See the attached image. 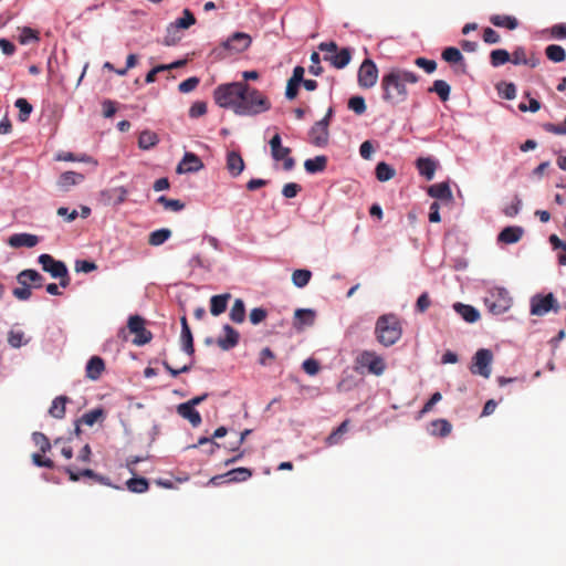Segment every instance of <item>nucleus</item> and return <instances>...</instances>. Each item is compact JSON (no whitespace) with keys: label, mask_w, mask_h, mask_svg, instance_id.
<instances>
[{"label":"nucleus","mask_w":566,"mask_h":566,"mask_svg":"<svg viewBox=\"0 0 566 566\" xmlns=\"http://www.w3.org/2000/svg\"><path fill=\"white\" fill-rule=\"evenodd\" d=\"M40 40L39 32L29 27H24L19 35V42L21 44H29L31 42H38Z\"/></svg>","instance_id":"nucleus-51"},{"label":"nucleus","mask_w":566,"mask_h":566,"mask_svg":"<svg viewBox=\"0 0 566 566\" xmlns=\"http://www.w3.org/2000/svg\"><path fill=\"white\" fill-rule=\"evenodd\" d=\"M312 65L308 67V72L315 76H319L323 73V67L321 66V57L317 52H313L311 54Z\"/></svg>","instance_id":"nucleus-58"},{"label":"nucleus","mask_w":566,"mask_h":566,"mask_svg":"<svg viewBox=\"0 0 566 566\" xmlns=\"http://www.w3.org/2000/svg\"><path fill=\"white\" fill-rule=\"evenodd\" d=\"M358 84L363 88L373 87L378 80V69L375 62L370 59H366L359 66L358 70Z\"/></svg>","instance_id":"nucleus-9"},{"label":"nucleus","mask_w":566,"mask_h":566,"mask_svg":"<svg viewBox=\"0 0 566 566\" xmlns=\"http://www.w3.org/2000/svg\"><path fill=\"white\" fill-rule=\"evenodd\" d=\"M324 60L329 62L335 69H344L352 60V50L349 48H343L334 54H325Z\"/></svg>","instance_id":"nucleus-16"},{"label":"nucleus","mask_w":566,"mask_h":566,"mask_svg":"<svg viewBox=\"0 0 566 566\" xmlns=\"http://www.w3.org/2000/svg\"><path fill=\"white\" fill-rule=\"evenodd\" d=\"M416 166L419 170V174L423 176L427 180H431L434 176V171L437 168L436 161L431 158H418L416 161Z\"/></svg>","instance_id":"nucleus-32"},{"label":"nucleus","mask_w":566,"mask_h":566,"mask_svg":"<svg viewBox=\"0 0 566 566\" xmlns=\"http://www.w3.org/2000/svg\"><path fill=\"white\" fill-rule=\"evenodd\" d=\"M416 65L423 69L426 73L430 74L436 71L437 63L433 60H428L424 57H417L415 61Z\"/></svg>","instance_id":"nucleus-61"},{"label":"nucleus","mask_w":566,"mask_h":566,"mask_svg":"<svg viewBox=\"0 0 566 566\" xmlns=\"http://www.w3.org/2000/svg\"><path fill=\"white\" fill-rule=\"evenodd\" d=\"M499 92L506 99H513L516 96V87L513 83H503L499 86Z\"/></svg>","instance_id":"nucleus-62"},{"label":"nucleus","mask_w":566,"mask_h":566,"mask_svg":"<svg viewBox=\"0 0 566 566\" xmlns=\"http://www.w3.org/2000/svg\"><path fill=\"white\" fill-rule=\"evenodd\" d=\"M556 300L552 293L541 296L536 295L531 301V313L533 315L543 316L554 308Z\"/></svg>","instance_id":"nucleus-14"},{"label":"nucleus","mask_w":566,"mask_h":566,"mask_svg":"<svg viewBox=\"0 0 566 566\" xmlns=\"http://www.w3.org/2000/svg\"><path fill=\"white\" fill-rule=\"evenodd\" d=\"M348 108L355 114L361 115L366 112V103L363 96H353L348 99Z\"/></svg>","instance_id":"nucleus-55"},{"label":"nucleus","mask_w":566,"mask_h":566,"mask_svg":"<svg viewBox=\"0 0 566 566\" xmlns=\"http://www.w3.org/2000/svg\"><path fill=\"white\" fill-rule=\"evenodd\" d=\"M315 312L310 308H297L294 313V327L303 329L304 326H312L315 322Z\"/></svg>","instance_id":"nucleus-19"},{"label":"nucleus","mask_w":566,"mask_h":566,"mask_svg":"<svg viewBox=\"0 0 566 566\" xmlns=\"http://www.w3.org/2000/svg\"><path fill=\"white\" fill-rule=\"evenodd\" d=\"M128 328L130 333L135 334L133 343L137 346L149 343L153 338L151 333L145 328V321L138 315L130 316L128 319Z\"/></svg>","instance_id":"nucleus-10"},{"label":"nucleus","mask_w":566,"mask_h":566,"mask_svg":"<svg viewBox=\"0 0 566 566\" xmlns=\"http://www.w3.org/2000/svg\"><path fill=\"white\" fill-rule=\"evenodd\" d=\"M103 196H106L108 201L114 206H119L124 203L128 196V190L125 187H116L103 192Z\"/></svg>","instance_id":"nucleus-35"},{"label":"nucleus","mask_w":566,"mask_h":566,"mask_svg":"<svg viewBox=\"0 0 566 566\" xmlns=\"http://www.w3.org/2000/svg\"><path fill=\"white\" fill-rule=\"evenodd\" d=\"M312 277V272L306 269L295 270L292 274V282L297 287H304L308 284Z\"/></svg>","instance_id":"nucleus-47"},{"label":"nucleus","mask_w":566,"mask_h":566,"mask_svg":"<svg viewBox=\"0 0 566 566\" xmlns=\"http://www.w3.org/2000/svg\"><path fill=\"white\" fill-rule=\"evenodd\" d=\"M105 370V363L98 356H93L86 364V377L92 380H97Z\"/></svg>","instance_id":"nucleus-23"},{"label":"nucleus","mask_w":566,"mask_h":566,"mask_svg":"<svg viewBox=\"0 0 566 566\" xmlns=\"http://www.w3.org/2000/svg\"><path fill=\"white\" fill-rule=\"evenodd\" d=\"M483 41L488 44H496L501 41L500 34L492 28H485L483 30Z\"/></svg>","instance_id":"nucleus-64"},{"label":"nucleus","mask_w":566,"mask_h":566,"mask_svg":"<svg viewBox=\"0 0 566 566\" xmlns=\"http://www.w3.org/2000/svg\"><path fill=\"white\" fill-rule=\"evenodd\" d=\"M14 105L19 109V120L27 122L33 111L32 105L23 97L18 98Z\"/></svg>","instance_id":"nucleus-49"},{"label":"nucleus","mask_w":566,"mask_h":566,"mask_svg":"<svg viewBox=\"0 0 566 566\" xmlns=\"http://www.w3.org/2000/svg\"><path fill=\"white\" fill-rule=\"evenodd\" d=\"M177 412L179 416L187 419L192 424V427H198L202 421L200 413L195 409L193 406H191V403H180L177 407Z\"/></svg>","instance_id":"nucleus-21"},{"label":"nucleus","mask_w":566,"mask_h":566,"mask_svg":"<svg viewBox=\"0 0 566 566\" xmlns=\"http://www.w3.org/2000/svg\"><path fill=\"white\" fill-rule=\"evenodd\" d=\"M104 416V411L103 409L101 408H96V409H93V410H90L87 412H85L81 418L80 420L86 424V426H93L96 421H98L99 419H102Z\"/></svg>","instance_id":"nucleus-53"},{"label":"nucleus","mask_w":566,"mask_h":566,"mask_svg":"<svg viewBox=\"0 0 566 566\" xmlns=\"http://www.w3.org/2000/svg\"><path fill=\"white\" fill-rule=\"evenodd\" d=\"M231 297L229 293L213 295L210 300V313L213 316H219L227 310L228 301Z\"/></svg>","instance_id":"nucleus-31"},{"label":"nucleus","mask_w":566,"mask_h":566,"mask_svg":"<svg viewBox=\"0 0 566 566\" xmlns=\"http://www.w3.org/2000/svg\"><path fill=\"white\" fill-rule=\"evenodd\" d=\"M252 39L248 33L235 32L222 43L223 49L231 53H242L251 45Z\"/></svg>","instance_id":"nucleus-12"},{"label":"nucleus","mask_w":566,"mask_h":566,"mask_svg":"<svg viewBox=\"0 0 566 566\" xmlns=\"http://www.w3.org/2000/svg\"><path fill=\"white\" fill-rule=\"evenodd\" d=\"M349 430V420H344L331 434L326 438V444H338L345 433Z\"/></svg>","instance_id":"nucleus-39"},{"label":"nucleus","mask_w":566,"mask_h":566,"mask_svg":"<svg viewBox=\"0 0 566 566\" xmlns=\"http://www.w3.org/2000/svg\"><path fill=\"white\" fill-rule=\"evenodd\" d=\"M310 143L316 147H325L328 144L329 132L325 120L316 122L308 132Z\"/></svg>","instance_id":"nucleus-13"},{"label":"nucleus","mask_w":566,"mask_h":566,"mask_svg":"<svg viewBox=\"0 0 566 566\" xmlns=\"http://www.w3.org/2000/svg\"><path fill=\"white\" fill-rule=\"evenodd\" d=\"M453 308L468 323H475L480 318L479 311L472 305L455 303Z\"/></svg>","instance_id":"nucleus-27"},{"label":"nucleus","mask_w":566,"mask_h":566,"mask_svg":"<svg viewBox=\"0 0 566 566\" xmlns=\"http://www.w3.org/2000/svg\"><path fill=\"white\" fill-rule=\"evenodd\" d=\"M180 323H181V343H182V348L184 350L192 356L193 353H195V346H193V337H192V333L190 331V327L188 325V321H187V317L186 316H182L180 318Z\"/></svg>","instance_id":"nucleus-20"},{"label":"nucleus","mask_w":566,"mask_h":566,"mask_svg":"<svg viewBox=\"0 0 566 566\" xmlns=\"http://www.w3.org/2000/svg\"><path fill=\"white\" fill-rule=\"evenodd\" d=\"M223 331L226 333V336L224 337H220L218 340H217V344L218 346L222 349V350H229L233 347H235L239 343V338H240V335L239 333L233 328L231 327L230 325H224L223 326Z\"/></svg>","instance_id":"nucleus-18"},{"label":"nucleus","mask_w":566,"mask_h":566,"mask_svg":"<svg viewBox=\"0 0 566 566\" xmlns=\"http://www.w3.org/2000/svg\"><path fill=\"white\" fill-rule=\"evenodd\" d=\"M302 190V187L296 182H289L284 185L282 189V195L287 198H294L298 195V192Z\"/></svg>","instance_id":"nucleus-59"},{"label":"nucleus","mask_w":566,"mask_h":566,"mask_svg":"<svg viewBox=\"0 0 566 566\" xmlns=\"http://www.w3.org/2000/svg\"><path fill=\"white\" fill-rule=\"evenodd\" d=\"M510 62L515 65H528L531 67H536L538 64V60L527 57L526 50L523 46H517L513 51Z\"/></svg>","instance_id":"nucleus-29"},{"label":"nucleus","mask_w":566,"mask_h":566,"mask_svg":"<svg viewBox=\"0 0 566 566\" xmlns=\"http://www.w3.org/2000/svg\"><path fill=\"white\" fill-rule=\"evenodd\" d=\"M511 60V54L504 49H496L490 53V63L493 67H499Z\"/></svg>","instance_id":"nucleus-44"},{"label":"nucleus","mask_w":566,"mask_h":566,"mask_svg":"<svg viewBox=\"0 0 566 566\" xmlns=\"http://www.w3.org/2000/svg\"><path fill=\"white\" fill-rule=\"evenodd\" d=\"M203 168L201 159L193 153H186L177 166L178 174L196 172Z\"/></svg>","instance_id":"nucleus-15"},{"label":"nucleus","mask_w":566,"mask_h":566,"mask_svg":"<svg viewBox=\"0 0 566 566\" xmlns=\"http://www.w3.org/2000/svg\"><path fill=\"white\" fill-rule=\"evenodd\" d=\"M230 318L232 322L240 324L244 322L245 318V306L244 302L241 298H237L230 311Z\"/></svg>","instance_id":"nucleus-43"},{"label":"nucleus","mask_w":566,"mask_h":566,"mask_svg":"<svg viewBox=\"0 0 566 566\" xmlns=\"http://www.w3.org/2000/svg\"><path fill=\"white\" fill-rule=\"evenodd\" d=\"M196 23V18L191 13L189 9L184 10V15L176 20L174 24L168 28V32L170 33L171 30L177 31L178 29H188L192 24Z\"/></svg>","instance_id":"nucleus-38"},{"label":"nucleus","mask_w":566,"mask_h":566,"mask_svg":"<svg viewBox=\"0 0 566 566\" xmlns=\"http://www.w3.org/2000/svg\"><path fill=\"white\" fill-rule=\"evenodd\" d=\"M8 343L14 347V348H19L21 347L22 345L27 344L28 340L24 339V333L22 331H15V329H11L8 334Z\"/></svg>","instance_id":"nucleus-56"},{"label":"nucleus","mask_w":566,"mask_h":566,"mask_svg":"<svg viewBox=\"0 0 566 566\" xmlns=\"http://www.w3.org/2000/svg\"><path fill=\"white\" fill-rule=\"evenodd\" d=\"M543 129L547 133H552L555 135H566V116L563 123L559 124H553V123H545L543 124Z\"/></svg>","instance_id":"nucleus-57"},{"label":"nucleus","mask_w":566,"mask_h":566,"mask_svg":"<svg viewBox=\"0 0 566 566\" xmlns=\"http://www.w3.org/2000/svg\"><path fill=\"white\" fill-rule=\"evenodd\" d=\"M375 174L376 178L379 181L385 182L392 179L396 176V170L387 163L381 161L377 164Z\"/></svg>","instance_id":"nucleus-42"},{"label":"nucleus","mask_w":566,"mask_h":566,"mask_svg":"<svg viewBox=\"0 0 566 566\" xmlns=\"http://www.w3.org/2000/svg\"><path fill=\"white\" fill-rule=\"evenodd\" d=\"M492 360L493 354L490 349H479L473 357V364L470 368L471 373L474 375H480L484 378H489L491 376Z\"/></svg>","instance_id":"nucleus-8"},{"label":"nucleus","mask_w":566,"mask_h":566,"mask_svg":"<svg viewBox=\"0 0 566 566\" xmlns=\"http://www.w3.org/2000/svg\"><path fill=\"white\" fill-rule=\"evenodd\" d=\"M8 243L12 248H33L39 243V238L30 233H15L9 238Z\"/></svg>","instance_id":"nucleus-17"},{"label":"nucleus","mask_w":566,"mask_h":566,"mask_svg":"<svg viewBox=\"0 0 566 566\" xmlns=\"http://www.w3.org/2000/svg\"><path fill=\"white\" fill-rule=\"evenodd\" d=\"M442 59L448 63H459L463 60L460 50L453 46L446 48L442 52Z\"/></svg>","instance_id":"nucleus-54"},{"label":"nucleus","mask_w":566,"mask_h":566,"mask_svg":"<svg viewBox=\"0 0 566 566\" xmlns=\"http://www.w3.org/2000/svg\"><path fill=\"white\" fill-rule=\"evenodd\" d=\"M366 368L368 373L380 376L386 370L384 358L373 350H363L355 358V369Z\"/></svg>","instance_id":"nucleus-5"},{"label":"nucleus","mask_w":566,"mask_h":566,"mask_svg":"<svg viewBox=\"0 0 566 566\" xmlns=\"http://www.w3.org/2000/svg\"><path fill=\"white\" fill-rule=\"evenodd\" d=\"M428 195L431 198L441 199V200H451L452 199V192L447 182H439L431 185L428 188Z\"/></svg>","instance_id":"nucleus-30"},{"label":"nucleus","mask_w":566,"mask_h":566,"mask_svg":"<svg viewBox=\"0 0 566 566\" xmlns=\"http://www.w3.org/2000/svg\"><path fill=\"white\" fill-rule=\"evenodd\" d=\"M127 489L134 493H144L149 489V483L145 478H133L126 482Z\"/></svg>","instance_id":"nucleus-48"},{"label":"nucleus","mask_w":566,"mask_h":566,"mask_svg":"<svg viewBox=\"0 0 566 566\" xmlns=\"http://www.w3.org/2000/svg\"><path fill=\"white\" fill-rule=\"evenodd\" d=\"M227 169L230 175L238 177L244 169V161L237 151H229L227 155Z\"/></svg>","instance_id":"nucleus-24"},{"label":"nucleus","mask_w":566,"mask_h":566,"mask_svg":"<svg viewBox=\"0 0 566 566\" xmlns=\"http://www.w3.org/2000/svg\"><path fill=\"white\" fill-rule=\"evenodd\" d=\"M522 235L523 229L521 227H506L500 232L497 240L505 244H513L520 241Z\"/></svg>","instance_id":"nucleus-25"},{"label":"nucleus","mask_w":566,"mask_h":566,"mask_svg":"<svg viewBox=\"0 0 566 566\" xmlns=\"http://www.w3.org/2000/svg\"><path fill=\"white\" fill-rule=\"evenodd\" d=\"M171 237V230L167 228L158 229L150 232L148 237V244L151 247H158L164 244Z\"/></svg>","instance_id":"nucleus-41"},{"label":"nucleus","mask_w":566,"mask_h":566,"mask_svg":"<svg viewBox=\"0 0 566 566\" xmlns=\"http://www.w3.org/2000/svg\"><path fill=\"white\" fill-rule=\"evenodd\" d=\"M377 340L386 346L396 344L401 335L402 327L399 318L395 314H385L378 317L375 326Z\"/></svg>","instance_id":"nucleus-3"},{"label":"nucleus","mask_w":566,"mask_h":566,"mask_svg":"<svg viewBox=\"0 0 566 566\" xmlns=\"http://www.w3.org/2000/svg\"><path fill=\"white\" fill-rule=\"evenodd\" d=\"M327 165V157L324 155L316 156L315 158L306 159L304 168L308 174H316L325 170Z\"/></svg>","instance_id":"nucleus-37"},{"label":"nucleus","mask_w":566,"mask_h":566,"mask_svg":"<svg viewBox=\"0 0 566 566\" xmlns=\"http://www.w3.org/2000/svg\"><path fill=\"white\" fill-rule=\"evenodd\" d=\"M485 305L491 313L500 315L512 306V297L504 287H494L485 297Z\"/></svg>","instance_id":"nucleus-7"},{"label":"nucleus","mask_w":566,"mask_h":566,"mask_svg":"<svg viewBox=\"0 0 566 566\" xmlns=\"http://www.w3.org/2000/svg\"><path fill=\"white\" fill-rule=\"evenodd\" d=\"M419 76L408 70L392 67L381 77L380 87L382 91V101L391 106L399 105L407 101V84H415Z\"/></svg>","instance_id":"nucleus-1"},{"label":"nucleus","mask_w":566,"mask_h":566,"mask_svg":"<svg viewBox=\"0 0 566 566\" xmlns=\"http://www.w3.org/2000/svg\"><path fill=\"white\" fill-rule=\"evenodd\" d=\"M157 202L160 203L165 210L180 211L185 208V203L179 199H169L166 196H160Z\"/></svg>","instance_id":"nucleus-50"},{"label":"nucleus","mask_w":566,"mask_h":566,"mask_svg":"<svg viewBox=\"0 0 566 566\" xmlns=\"http://www.w3.org/2000/svg\"><path fill=\"white\" fill-rule=\"evenodd\" d=\"M244 92L240 105H238L237 115L256 116L271 108L270 99L259 90L251 87L247 82L243 84Z\"/></svg>","instance_id":"nucleus-2"},{"label":"nucleus","mask_w":566,"mask_h":566,"mask_svg":"<svg viewBox=\"0 0 566 566\" xmlns=\"http://www.w3.org/2000/svg\"><path fill=\"white\" fill-rule=\"evenodd\" d=\"M291 148L283 146L276 151L272 150L271 155L275 161H283V168L289 171L292 170L295 166V160L291 157Z\"/></svg>","instance_id":"nucleus-28"},{"label":"nucleus","mask_w":566,"mask_h":566,"mask_svg":"<svg viewBox=\"0 0 566 566\" xmlns=\"http://www.w3.org/2000/svg\"><path fill=\"white\" fill-rule=\"evenodd\" d=\"M158 142H159L158 136L150 130L142 132L138 137V146L142 149H149V148L154 147Z\"/></svg>","instance_id":"nucleus-46"},{"label":"nucleus","mask_w":566,"mask_h":566,"mask_svg":"<svg viewBox=\"0 0 566 566\" xmlns=\"http://www.w3.org/2000/svg\"><path fill=\"white\" fill-rule=\"evenodd\" d=\"M84 180V176L82 174L75 172V171H65L63 172L59 180L57 186L64 190L67 191L72 186H75Z\"/></svg>","instance_id":"nucleus-26"},{"label":"nucleus","mask_w":566,"mask_h":566,"mask_svg":"<svg viewBox=\"0 0 566 566\" xmlns=\"http://www.w3.org/2000/svg\"><path fill=\"white\" fill-rule=\"evenodd\" d=\"M452 430L451 423L446 419H437L431 421L429 431L432 436L447 437Z\"/></svg>","instance_id":"nucleus-34"},{"label":"nucleus","mask_w":566,"mask_h":566,"mask_svg":"<svg viewBox=\"0 0 566 566\" xmlns=\"http://www.w3.org/2000/svg\"><path fill=\"white\" fill-rule=\"evenodd\" d=\"M32 440L43 454L51 450V442L44 433L34 432Z\"/></svg>","instance_id":"nucleus-52"},{"label":"nucleus","mask_w":566,"mask_h":566,"mask_svg":"<svg viewBox=\"0 0 566 566\" xmlns=\"http://www.w3.org/2000/svg\"><path fill=\"white\" fill-rule=\"evenodd\" d=\"M17 281L21 285H29V283H33L34 287H41L44 281V277L35 270L28 269L21 271L18 276Z\"/></svg>","instance_id":"nucleus-22"},{"label":"nucleus","mask_w":566,"mask_h":566,"mask_svg":"<svg viewBox=\"0 0 566 566\" xmlns=\"http://www.w3.org/2000/svg\"><path fill=\"white\" fill-rule=\"evenodd\" d=\"M69 397L59 396L53 401L49 409V413L51 417L55 419H63L65 417V405L69 401Z\"/></svg>","instance_id":"nucleus-36"},{"label":"nucleus","mask_w":566,"mask_h":566,"mask_svg":"<svg viewBox=\"0 0 566 566\" xmlns=\"http://www.w3.org/2000/svg\"><path fill=\"white\" fill-rule=\"evenodd\" d=\"M428 91L430 93H436L442 102H446L450 97L451 87L446 81L436 80Z\"/></svg>","instance_id":"nucleus-40"},{"label":"nucleus","mask_w":566,"mask_h":566,"mask_svg":"<svg viewBox=\"0 0 566 566\" xmlns=\"http://www.w3.org/2000/svg\"><path fill=\"white\" fill-rule=\"evenodd\" d=\"M490 22L495 27L506 28L509 30H514L518 27L517 19L512 15L494 14L490 18Z\"/></svg>","instance_id":"nucleus-33"},{"label":"nucleus","mask_w":566,"mask_h":566,"mask_svg":"<svg viewBox=\"0 0 566 566\" xmlns=\"http://www.w3.org/2000/svg\"><path fill=\"white\" fill-rule=\"evenodd\" d=\"M244 82H232L220 84L213 91V99L216 104L222 108H230L237 115L238 105L242 99Z\"/></svg>","instance_id":"nucleus-4"},{"label":"nucleus","mask_w":566,"mask_h":566,"mask_svg":"<svg viewBox=\"0 0 566 566\" xmlns=\"http://www.w3.org/2000/svg\"><path fill=\"white\" fill-rule=\"evenodd\" d=\"M39 263L42 265L43 271L50 273L52 277L60 279L62 287L69 286L70 276L64 262L57 261L52 255L44 253L39 256Z\"/></svg>","instance_id":"nucleus-6"},{"label":"nucleus","mask_w":566,"mask_h":566,"mask_svg":"<svg viewBox=\"0 0 566 566\" xmlns=\"http://www.w3.org/2000/svg\"><path fill=\"white\" fill-rule=\"evenodd\" d=\"M545 54L548 60L555 63H560L566 59L565 50L557 44H551L545 49Z\"/></svg>","instance_id":"nucleus-45"},{"label":"nucleus","mask_w":566,"mask_h":566,"mask_svg":"<svg viewBox=\"0 0 566 566\" xmlns=\"http://www.w3.org/2000/svg\"><path fill=\"white\" fill-rule=\"evenodd\" d=\"M198 84H199V78L196 76H192V77H189V78L182 81L179 84L178 90L181 93H189V92L193 91L198 86Z\"/></svg>","instance_id":"nucleus-60"},{"label":"nucleus","mask_w":566,"mask_h":566,"mask_svg":"<svg viewBox=\"0 0 566 566\" xmlns=\"http://www.w3.org/2000/svg\"><path fill=\"white\" fill-rule=\"evenodd\" d=\"M268 312L262 307H255L250 312V322L258 325L266 318Z\"/></svg>","instance_id":"nucleus-63"},{"label":"nucleus","mask_w":566,"mask_h":566,"mask_svg":"<svg viewBox=\"0 0 566 566\" xmlns=\"http://www.w3.org/2000/svg\"><path fill=\"white\" fill-rule=\"evenodd\" d=\"M252 476V471L248 468H237L224 474L211 478L210 483L220 485L221 483L244 482Z\"/></svg>","instance_id":"nucleus-11"}]
</instances>
